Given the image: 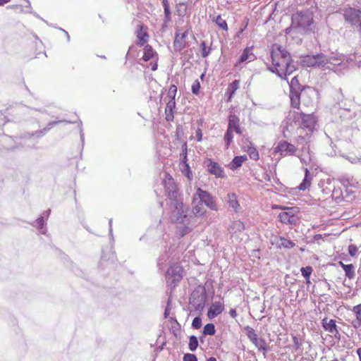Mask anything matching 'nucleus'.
I'll return each instance as SVG.
<instances>
[{"label":"nucleus","instance_id":"nucleus-47","mask_svg":"<svg viewBox=\"0 0 361 361\" xmlns=\"http://www.w3.org/2000/svg\"><path fill=\"white\" fill-rule=\"evenodd\" d=\"M200 90V83L198 80H195L192 85L191 91L195 95H198Z\"/></svg>","mask_w":361,"mask_h":361},{"label":"nucleus","instance_id":"nucleus-58","mask_svg":"<svg viewBox=\"0 0 361 361\" xmlns=\"http://www.w3.org/2000/svg\"><path fill=\"white\" fill-rule=\"evenodd\" d=\"M133 51H137V47L135 45H131L129 47L128 51L126 56V60L134 57V56H133Z\"/></svg>","mask_w":361,"mask_h":361},{"label":"nucleus","instance_id":"nucleus-23","mask_svg":"<svg viewBox=\"0 0 361 361\" xmlns=\"http://www.w3.org/2000/svg\"><path fill=\"white\" fill-rule=\"evenodd\" d=\"M247 160L245 154L235 156L232 161L228 164V167L232 171H235L242 166L244 161Z\"/></svg>","mask_w":361,"mask_h":361},{"label":"nucleus","instance_id":"nucleus-40","mask_svg":"<svg viewBox=\"0 0 361 361\" xmlns=\"http://www.w3.org/2000/svg\"><path fill=\"white\" fill-rule=\"evenodd\" d=\"M201 55L202 58H207L211 53V47H207L205 41H202L200 43Z\"/></svg>","mask_w":361,"mask_h":361},{"label":"nucleus","instance_id":"nucleus-28","mask_svg":"<svg viewBox=\"0 0 361 361\" xmlns=\"http://www.w3.org/2000/svg\"><path fill=\"white\" fill-rule=\"evenodd\" d=\"M227 202L229 207L232 208L234 211L238 212L240 204L237 200V196L235 193L227 194Z\"/></svg>","mask_w":361,"mask_h":361},{"label":"nucleus","instance_id":"nucleus-1","mask_svg":"<svg viewBox=\"0 0 361 361\" xmlns=\"http://www.w3.org/2000/svg\"><path fill=\"white\" fill-rule=\"evenodd\" d=\"M281 68H278V72L274 73L279 78L283 80H286L289 85L290 94L289 97L290 100V106L292 108L299 109L300 106V98L304 99L305 96L310 97L315 94L316 90L309 85H302L298 80V76L292 78L290 82L288 81L287 76L292 74L298 69V64L293 62H290V66L293 67L290 70L287 69V65L284 59H280Z\"/></svg>","mask_w":361,"mask_h":361},{"label":"nucleus","instance_id":"nucleus-8","mask_svg":"<svg viewBox=\"0 0 361 361\" xmlns=\"http://www.w3.org/2000/svg\"><path fill=\"white\" fill-rule=\"evenodd\" d=\"M275 207L286 210L279 213L278 216L281 223L290 225H295L298 223V218L296 216V214L299 212L298 207H286L281 205H276Z\"/></svg>","mask_w":361,"mask_h":361},{"label":"nucleus","instance_id":"nucleus-31","mask_svg":"<svg viewBox=\"0 0 361 361\" xmlns=\"http://www.w3.org/2000/svg\"><path fill=\"white\" fill-rule=\"evenodd\" d=\"M212 21L215 23V24L221 30L227 31L228 30V25L226 20L221 18V15H218L216 17H214Z\"/></svg>","mask_w":361,"mask_h":361},{"label":"nucleus","instance_id":"nucleus-6","mask_svg":"<svg viewBox=\"0 0 361 361\" xmlns=\"http://www.w3.org/2000/svg\"><path fill=\"white\" fill-rule=\"evenodd\" d=\"M326 54L322 52L316 54H307L301 60L302 66L307 68H319L322 70L331 69L326 65Z\"/></svg>","mask_w":361,"mask_h":361},{"label":"nucleus","instance_id":"nucleus-33","mask_svg":"<svg viewBox=\"0 0 361 361\" xmlns=\"http://www.w3.org/2000/svg\"><path fill=\"white\" fill-rule=\"evenodd\" d=\"M194 206L192 209H190L191 212V219L193 218L194 216H202L205 213V210H204L201 205L199 204V202L197 204H192Z\"/></svg>","mask_w":361,"mask_h":361},{"label":"nucleus","instance_id":"nucleus-21","mask_svg":"<svg viewBox=\"0 0 361 361\" xmlns=\"http://www.w3.org/2000/svg\"><path fill=\"white\" fill-rule=\"evenodd\" d=\"M239 88V80H234L231 82L226 90L225 97L227 102H231L233 96L235 94L236 90Z\"/></svg>","mask_w":361,"mask_h":361},{"label":"nucleus","instance_id":"nucleus-24","mask_svg":"<svg viewBox=\"0 0 361 361\" xmlns=\"http://www.w3.org/2000/svg\"><path fill=\"white\" fill-rule=\"evenodd\" d=\"M312 176L310 174V172L308 169H305V177L302 179V182L300 183V185L295 188V190H305L307 188H308L311 185L312 181Z\"/></svg>","mask_w":361,"mask_h":361},{"label":"nucleus","instance_id":"nucleus-55","mask_svg":"<svg viewBox=\"0 0 361 361\" xmlns=\"http://www.w3.org/2000/svg\"><path fill=\"white\" fill-rule=\"evenodd\" d=\"M357 247L355 245L350 244L348 245V254L351 257H355L357 252Z\"/></svg>","mask_w":361,"mask_h":361},{"label":"nucleus","instance_id":"nucleus-29","mask_svg":"<svg viewBox=\"0 0 361 361\" xmlns=\"http://www.w3.org/2000/svg\"><path fill=\"white\" fill-rule=\"evenodd\" d=\"M182 173L189 180H191L193 178L192 171L188 163H184L179 164Z\"/></svg>","mask_w":361,"mask_h":361},{"label":"nucleus","instance_id":"nucleus-43","mask_svg":"<svg viewBox=\"0 0 361 361\" xmlns=\"http://www.w3.org/2000/svg\"><path fill=\"white\" fill-rule=\"evenodd\" d=\"M45 221L42 216L38 217L32 224V225L35 227H36L37 229L40 230L42 229L44 225H45Z\"/></svg>","mask_w":361,"mask_h":361},{"label":"nucleus","instance_id":"nucleus-59","mask_svg":"<svg viewBox=\"0 0 361 361\" xmlns=\"http://www.w3.org/2000/svg\"><path fill=\"white\" fill-rule=\"evenodd\" d=\"M133 51H137V47L135 45H131L129 47L128 51L126 56V60L134 57V56H133Z\"/></svg>","mask_w":361,"mask_h":361},{"label":"nucleus","instance_id":"nucleus-41","mask_svg":"<svg viewBox=\"0 0 361 361\" xmlns=\"http://www.w3.org/2000/svg\"><path fill=\"white\" fill-rule=\"evenodd\" d=\"M63 122L68 123H74V122H71V121H67L66 119L50 121V122H49L47 123V126L45 128H44V129L47 130V133L48 131L50 130L54 126L57 125L58 123H63Z\"/></svg>","mask_w":361,"mask_h":361},{"label":"nucleus","instance_id":"nucleus-19","mask_svg":"<svg viewBox=\"0 0 361 361\" xmlns=\"http://www.w3.org/2000/svg\"><path fill=\"white\" fill-rule=\"evenodd\" d=\"M224 310V305L221 302H214L211 304L208 308L207 316L209 319H212L222 313Z\"/></svg>","mask_w":361,"mask_h":361},{"label":"nucleus","instance_id":"nucleus-13","mask_svg":"<svg viewBox=\"0 0 361 361\" xmlns=\"http://www.w3.org/2000/svg\"><path fill=\"white\" fill-rule=\"evenodd\" d=\"M296 147L286 140L279 141L274 149V154H280L281 156L293 155Z\"/></svg>","mask_w":361,"mask_h":361},{"label":"nucleus","instance_id":"nucleus-44","mask_svg":"<svg viewBox=\"0 0 361 361\" xmlns=\"http://www.w3.org/2000/svg\"><path fill=\"white\" fill-rule=\"evenodd\" d=\"M202 325V318L200 317V314H199L198 316L195 317L192 322V328L194 329H199L201 328Z\"/></svg>","mask_w":361,"mask_h":361},{"label":"nucleus","instance_id":"nucleus-17","mask_svg":"<svg viewBox=\"0 0 361 361\" xmlns=\"http://www.w3.org/2000/svg\"><path fill=\"white\" fill-rule=\"evenodd\" d=\"M228 130L231 133L235 132L238 135L243 133L242 128L240 126V119L235 114L231 113L228 117Z\"/></svg>","mask_w":361,"mask_h":361},{"label":"nucleus","instance_id":"nucleus-57","mask_svg":"<svg viewBox=\"0 0 361 361\" xmlns=\"http://www.w3.org/2000/svg\"><path fill=\"white\" fill-rule=\"evenodd\" d=\"M352 311L355 314L356 317H360L361 318V303L359 305H357L353 307Z\"/></svg>","mask_w":361,"mask_h":361},{"label":"nucleus","instance_id":"nucleus-50","mask_svg":"<svg viewBox=\"0 0 361 361\" xmlns=\"http://www.w3.org/2000/svg\"><path fill=\"white\" fill-rule=\"evenodd\" d=\"M185 6V3H183V2H180L178 4H177V6H176V13H177L178 16L183 17V16H184L185 15L186 11H187L186 7H185L183 9H181L180 8V6Z\"/></svg>","mask_w":361,"mask_h":361},{"label":"nucleus","instance_id":"nucleus-15","mask_svg":"<svg viewBox=\"0 0 361 361\" xmlns=\"http://www.w3.org/2000/svg\"><path fill=\"white\" fill-rule=\"evenodd\" d=\"M204 164L210 174L215 176L216 178H224V169L212 159L207 158Z\"/></svg>","mask_w":361,"mask_h":361},{"label":"nucleus","instance_id":"nucleus-12","mask_svg":"<svg viewBox=\"0 0 361 361\" xmlns=\"http://www.w3.org/2000/svg\"><path fill=\"white\" fill-rule=\"evenodd\" d=\"M326 65L332 66L333 67L336 66H342L343 68H346L348 64V58L340 53H332L330 55H326Z\"/></svg>","mask_w":361,"mask_h":361},{"label":"nucleus","instance_id":"nucleus-25","mask_svg":"<svg viewBox=\"0 0 361 361\" xmlns=\"http://www.w3.org/2000/svg\"><path fill=\"white\" fill-rule=\"evenodd\" d=\"M143 28V25L140 24L137 27V45L140 47H142L145 45V43L147 42V38L149 37L147 32H142V30Z\"/></svg>","mask_w":361,"mask_h":361},{"label":"nucleus","instance_id":"nucleus-11","mask_svg":"<svg viewBox=\"0 0 361 361\" xmlns=\"http://www.w3.org/2000/svg\"><path fill=\"white\" fill-rule=\"evenodd\" d=\"M246 335L250 341L258 348L259 350L267 352L268 350L267 344L265 340L262 338H258L257 334L253 328L250 326L245 327Z\"/></svg>","mask_w":361,"mask_h":361},{"label":"nucleus","instance_id":"nucleus-35","mask_svg":"<svg viewBox=\"0 0 361 361\" xmlns=\"http://www.w3.org/2000/svg\"><path fill=\"white\" fill-rule=\"evenodd\" d=\"M103 262H109L112 264H116L117 262L116 253L114 252H111L108 257L106 254L104 253L101 258L100 264H102Z\"/></svg>","mask_w":361,"mask_h":361},{"label":"nucleus","instance_id":"nucleus-5","mask_svg":"<svg viewBox=\"0 0 361 361\" xmlns=\"http://www.w3.org/2000/svg\"><path fill=\"white\" fill-rule=\"evenodd\" d=\"M208 295L206 288L202 285L197 286L192 291L189 298V304L193 308L191 312H197L199 314H202L204 310Z\"/></svg>","mask_w":361,"mask_h":361},{"label":"nucleus","instance_id":"nucleus-14","mask_svg":"<svg viewBox=\"0 0 361 361\" xmlns=\"http://www.w3.org/2000/svg\"><path fill=\"white\" fill-rule=\"evenodd\" d=\"M291 114L293 115H297L298 118L295 117L294 118V120L296 119H301L302 125L304 128H307L310 132H312L314 126L317 123V121L315 120V118L312 114H306L301 111L300 113H296L295 111L293 112H289L288 117L290 116Z\"/></svg>","mask_w":361,"mask_h":361},{"label":"nucleus","instance_id":"nucleus-49","mask_svg":"<svg viewBox=\"0 0 361 361\" xmlns=\"http://www.w3.org/2000/svg\"><path fill=\"white\" fill-rule=\"evenodd\" d=\"M162 6L164 8V16H171V11L169 1L168 0H162Z\"/></svg>","mask_w":361,"mask_h":361},{"label":"nucleus","instance_id":"nucleus-22","mask_svg":"<svg viewBox=\"0 0 361 361\" xmlns=\"http://www.w3.org/2000/svg\"><path fill=\"white\" fill-rule=\"evenodd\" d=\"M327 319V317H325L322 320L321 324L322 328L324 329V331L329 333L338 334V328L336 324V320L331 319L328 322Z\"/></svg>","mask_w":361,"mask_h":361},{"label":"nucleus","instance_id":"nucleus-18","mask_svg":"<svg viewBox=\"0 0 361 361\" xmlns=\"http://www.w3.org/2000/svg\"><path fill=\"white\" fill-rule=\"evenodd\" d=\"M256 56L252 53V47H245L242 54L240 55L238 61L235 63V66H238L241 63L250 62L254 61Z\"/></svg>","mask_w":361,"mask_h":361},{"label":"nucleus","instance_id":"nucleus-46","mask_svg":"<svg viewBox=\"0 0 361 361\" xmlns=\"http://www.w3.org/2000/svg\"><path fill=\"white\" fill-rule=\"evenodd\" d=\"M339 180L345 188H348V186L355 187V184L351 182L349 178L342 177Z\"/></svg>","mask_w":361,"mask_h":361},{"label":"nucleus","instance_id":"nucleus-36","mask_svg":"<svg viewBox=\"0 0 361 361\" xmlns=\"http://www.w3.org/2000/svg\"><path fill=\"white\" fill-rule=\"evenodd\" d=\"M343 271L345 272V276L349 279H352L355 277V267L353 264H347L344 269Z\"/></svg>","mask_w":361,"mask_h":361},{"label":"nucleus","instance_id":"nucleus-56","mask_svg":"<svg viewBox=\"0 0 361 361\" xmlns=\"http://www.w3.org/2000/svg\"><path fill=\"white\" fill-rule=\"evenodd\" d=\"M32 134L33 137H35L36 138H41L47 134V130H44V128L41 130H37L36 131L32 132Z\"/></svg>","mask_w":361,"mask_h":361},{"label":"nucleus","instance_id":"nucleus-9","mask_svg":"<svg viewBox=\"0 0 361 361\" xmlns=\"http://www.w3.org/2000/svg\"><path fill=\"white\" fill-rule=\"evenodd\" d=\"M343 11L344 20L350 24L351 27H355L361 22V11L357 8H352L349 6L344 8Z\"/></svg>","mask_w":361,"mask_h":361},{"label":"nucleus","instance_id":"nucleus-64","mask_svg":"<svg viewBox=\"0 0 361 361\" xmlns=\"http://www.w3.org/2000/svg\"><path fill=\"white\" fill-rule=\"evenodd\" d=\"M73 271L75 273V274L78 276L83 277L85 275L83 271L82 270H80L78 267H77L76 266L73 267Z\"/></svg>","mask_w":361,"mask_h":361},{"label":"nucleus","instance_id":"nucleus-27","mask_svg":"<svg viewBox=\"0 0 361 361\" xmlns=\"http://www.w3.org/2000/svg\"><path fill=\"white\" fill-rule=\"evenodd\" d=\"M155 56L157 57V54L154 51L152 46L149 44L145 45L143 50V56L142 57V60L148 61L150 59H154Z\"/></svg>","mask_w":361,"mask_h":361},{"label":"nucleus","instance_id":"nucleus-53","mask_svg":"<svg viewBox=\"0 0 361 361\" xmlns=\"http://www.w3.org/2000/svg\"><path fill=\"white\" fill-rule=\"evenodd\" d=\"M180 330V324L179 323L172 324L170 329L171 334L175 336H178V332Z\"/></svg>","mask_w":361,"mask_h":361},{"label":"nucleus","instance_id":"nucleus-48","mask_svg":"<svg viewBox=\"0 0 361 361\" xmlns=\"http://www.w3.org/2000/svg\"><path fill=\"white\" fill-rule=\"evenodd\" d=\"M171 310V298L170 296V297H169V298L167 300L166 305V307H165V310L164 312V317L165 319L169 317V316L170 314Z\"/></svg>","mask_w":361,"mask_h":361},{"label":"nucleus","instance_id":"nucleus-51","mask_svg":"<svg viewBox=\"0 0 361 361\" xmlns=\"http://www.w3.org/2000/svg\"><path fill=\"white\" fill-rule=\"evenodd\" d=\"M345 199H348L347 200V201L350 202V201H352L355 199V195H353L354 194V191L352 190L351 189H349L348 188H345Z\"/></svg>","mask_w":361,"mask_h":361},{"label":"nucleus","instance_id":"nucleus-10","mask_svg":"<svg viewBox=\"0 0 361 361\" xmlns=\"http://www.w3.org/2000/svg\"><path fill=\"white\" fill-rule=\"evenodd\" d=\"M183 278V269L179 266L171 267L166 274V280L168 286L175 288Z\"/></svg>","mask_w":361,"mask_h":361},{"label":"nucleus","instance_id":"nucleus-32","mask_svg":"<svg viewBox=\"0 0 361 361\" xmlns=\"http://www.w3.org/2000/svg\"><path fill=\"white\" fill-rule=\"evenodd\" d=\"M245 152L247 153L251 159L257 161L259 159V152L254 145H249L248 149H245Z\"/></svg>","mask_w":361,"mask_h":361},{"label":"nucleus","instance_id":"nucleus-34","mask_svg":"<svg viewBox=\"0 0 361 361\" xmlns=\"http://www.w3.org/2000/svg\"><path fill=\"white\" fill-rule=\"evenodd\" d=\"M199 345L198 338L195 335L189 336L188 348L190 351L195 352Z\"/></svg>","mask_w":361,"mask_h":361},{"label":"nucleus","instance_id":"nucleus-63","mask_svg":"<svg viewBox=\"0 0 361 361\" xmlns=\"http://www.w3.org/2000/svg\"><path fill=\"white\" fill-rule=\"evenodd\" d=\"M293 344H294L295 350H298L301 345V343L299 342L298 337L296 336H293Z\"/></svg>","mask_w":361,"mask_h":361},{"label":"nucleus","instance_id":"nucleus-54","mask_svg":"<svg viewBox=\"0 0 361 361\" xmlns=\"http://www.w3.org/2000/svg\"><path fill=\"white\" fill-rule=\"evenodd\" d=\"M184 226L181 228H180L178 235L180 237H183L185 235H187L188 233L190 232L191 228L187 226V224H183Z\"/></svg>","mask_w":361,"mask_h":361},{"label":"nucleus","instance_id":"nucleus-38","mask_svg":"<svg viewBox=\"0 0 361 361\" xmlns=\"http://www.w3.org/2000/svg\"><path fill=\"white\" fill-rule=\"evenodd\" d=\"M177 92V87L176 85H171L167 93V98H169V102L176 101L175 97Z\"/></svg>","mask_w":361,"mask_h":361},{"label":"nucleus","instance_id":"nucleus-4","mask_svg":"<svg viewBox=\"0 0 361 361\" xmlns=\"http://www.w3.org/2000/svg\"><path fill=\"white\" fill-rule=\"evenodd\" d=\"M171 219L176 224H188L191 220L190 208L182 200H175L170 204Z\"/></svg>","mask_w":361,"mask_h":361},{"label":"nucleus","instance_id":"nucleus-26","mask_svg":"<svg viewBox=\"0 0 361 361\" xmlns=\"http://www.w3.org/2000/svg\"><path fill=\"white\" fill-rule=\"evenodd\" d=\"M176 108V101L167 102L165 109L166 120L173 121L174 118V109Z\"/></svg>","mask_w":361,"mask_h":361},{"label":"nucleus","instance_id":"nucleus-7","mask_svg":"<svg viewBox=\"0 0 361 361\" xmlns=\"http://www.w3.org/2000/svg\"><path fill=\"white\" fill-rule=\"evenodd\" d=\"M197 200L200 204H204L212 210H217L214 197L207 190L197 188L195 193L192 195V204H195Z\"/></svg>","mask_w":361,"mask_h":361},{"label":"nucleus","instance_id":"nucleus-62","mask_svg":"<svg viewBox=\"0 0 361 361\" xmlns=\"http://www.w3.org/2000/svg\"><path fill=\"white\" fill-rule=\"evenodd\" d=\"M188 163V152H180V164Z\"/></svg>","mask_w":361,"mask_h":361},{"label":"nucleus","instance_id":"nucleus-2","mask_svg":"<svg viewBox=\"0 0 361 361\" xmlns=\"http://www.w3.org/2000/svg\"><path fill=\"white\" fill-rule=\"evenodd\" d=\"M292 27L296 33L310 35L314 32V13L310 9L298 11L291 16Z\"/></svg>","mask_w":361,"mask_h":361},{"label":"nucleus","instance_id":"nucleus-16","mask_svg":"<svg viewBox=\"0 0 361 361\" xmlns=\"http://www.w3.org/2000/svg\"><path fill=\"white\" fill-rule=\"evenodd\" d=\"M164 188L166 192V196L171 200V202H174L175 200H180L178 198L179 192L178 191L177 186L171 176H170L168 180H164Z\"/></svg>","mask_w":361,"mask_h":361},{"label":"nucleus","instance_id":"nucleus-30","mask_svg":"<svg viewBox=\"0 0 361 361\" xmlns=\"http://www.w3.org/2000/svg\"><path fill=\"white\" fill-rule=\"evenodd\" d=\"M216 333L215 325L213 323H208L204 325L202 331L203 336H213Z\"/></svg>","mask_w":361,"mask_h":361},{"label":"nucleus","instance_id":"nucleus-20","mask_svg":"<svg viewBox=\"0 0 361 361\" xmlns=\"http://www.w3.org/2000/svg\"><path fill=\"white\" fill-rule=\"evenodd\" d=\"M272 245H275L277 248L290 249L295 246V243L291 240L287 239L283 236H276L271 241Z\"/></svg>","mask_w":361,"mask_h":361},{"label":"nucleus","instance_id":"nucleus-60","mask_svg":"<svg viewBox=\"0 0 361 361\" xmlns=\"http://www.w3.org/2000/svg\"><path fill=\"white\" fill-rule=\"evenodd\" d=\"M352 326L357 329L361 326V318L360 317H356L354 320L351 322Z\"/></svg>","mask_w":361,"mask_h":361},{"label":"nucleus","instance_id":"nucleus-52","mask_svg":"<svg viewBox=\"0 0 361 361\" xmlns=\"http://www.w3.org/2000/svg\"><path fill=\"white\" fill-rule=\"evenodd\" d=\"M183 361H198V360L195 354L188 353L184 354Z\"/></svg>","mask_w":361,"mask_h":361},{"label":"nucleus","instance_id":"nucleus-42","mask_svg":"<svg viewBox=\"0 0 361 361\" xmlns=\"http://www.w3.org/2000/svg\"><path fill=\"white\" fill-rule=\"evenodd\" d=\"M312 271L313 269L311 266L303 267L300 269L301 274L305 279L310 278Z\"/></svg>","mask_w":361,"mask_h":361},{"label":"nucleus","instance_id":"nucleus-37","mask_svg":"<svg viewBox=\"0 0 361 361\" xmlns=\"http://www.w3.org/2000/svg\"><path fill=\"white\" fill-rule=\"evenodd\" d=\"M233 135L230 130H226L224 135V141L225 143V149H227L233 142Z\"/></svg>","mask_w":361,"mask_h":361},{"label":"nucleus","instance_id":"nucleus-61","mask_svg":"<svg viewBox=\"0 0 361 361\" xmlns=\"http://www.w3.org/2000/svg\"><path fill=\"white\" fill-rule=\"evenodd\" d=\"M82 123L81 121H80V122H79L80 136V141H81V144H82V148H83L84 144H85V136H84V133L82 131Z\"/></svg>","mask_w":361,"mask_h":361},{"label":"nucleus","instance_id":"nucleus-3","mask_svg":"<svg viewBox=\"0 0 361 361\" xmlns=\"http://www.w3.org/2000/svg\"><path fill=\"white\" fill-rule=\"evenodd\" d=\"M270 56L272 66L267 65V69L271 73L278 72V68H281L280 59H284L287 65V69L290 70V62H293L290 54L283 46L274 44L271 50Z\"/></svg>","mask_w":361,"mask_h":361},{"label":"nucleus","instance_id":"nucleus-45","mask_svg":"<svg viewBox=\"0 0 361 361\" xmlns=\"http://www.w3.org/2000/svg\"><path fill=\"white\" fill-rule=\"evenodd\" d=\"M25 1L27 3V5L26 6V8H29L28 11H25V13H28L33 14L35 17L39 18L40 20L44 21L46 24H47L48 25H50L47 20H45L44 19L41 18L36 12L32 11V7H31V4H30L29 0H25Z\"/></svg>","mask_w":361,"mask_h":361},{"label":"nucleus","instance_id":"nucleus-39","mask_svg":"<svg viewBox=\"0 0 361 361\" xmlns=\"http://www.w3.org/2000/svg\"><path fill=\"white\" fill-rule=\"evenodd\" d=\"M173 49L176 52H180L185 47V42L183 39L173 40Z\"/></svg>","mask_w":361,"mask_h":361}]
</instances>
